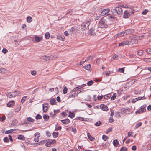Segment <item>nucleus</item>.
<instances>
[{
	"label": "nucleus",
	"instance_id": "1",
	"mask_svg": "<svg viewBox=\"0 0 151 151\" xmlns=\"http://www.w3.org/2000/svg\"><path fill=\"white\" fill-rule=\"evenodd\" d=\"M91 21L87 20L85 22H83L81 26V29L82 30H84L88 29V26L90 24Z\"/></svg>",
	"mask_w": 151,
	"mask_h": 151
},
{
	"label": "nucleus",
	"instance_id": "2",
	"mask_svg": "<svg viewBox=\"0 0 151 151\" xmlns=\"http://www.w3.org/2000/svg\"><path fill=\"white\" fill-rule=\"evenodd\" d=\"M79 88H81V86H79ZM79 89V87H77L75 88L70 93H69L68 96V98H75L78 95V94H76V92H75V91H76Z\"/></svg>",
	"mask_w": 151,
	"mask_h": 151
},
{
	"label": "nucleus",
	"instance_id": "3",
	"mask_svg": "<svg viewBox=\"0 0 151 151\" xmlns=\"http://www.w3.org/2000/svg\"><path fill=\"white\" fill-rule=\"evenodd\" d=\"M134 30L133 29H128L127 30H125L120 33V35L123 34V35H127L129 34H131L133 32Z\"/></svg>",
	"mask_w": 151,
	"mask_h": 151
},
{
	"label": "nucleus",
	"instance_id": "4",
	"mask_svg": "<svg viewBox=\"0 0 151 151\" xmlns=\"http://www.w3.org/2000/svg\"><path fill=\"white\" fill-rule=\"evenodd\" d=\"M105 17L106 19L110 20L114 19L116 18L114 16L111 15L110 14H108L105 15Z\"/></svg>",
	"mask_w": 151,
	"mask_h": 151
},
{
	"label": "nucleus",
	"instance_id": "5",
	"mask_svg": "<svg viewBox=\"0 0 151 151\" xmlns=\"http://www.w3.org/2000/svg\"><path fill=\"white\" fill-rule=\"evenodd\" d=\"M115 10L118 15H121L123 13L122 10L121 8L116 7L115 8Z\"/></svg>",
	"mask_w": 151,
	"mask_h": 151
},
{
	"label": "nucleus",
	"instance_id": "6",
	"mask_svg": "<svg viewBox=\"0 0 151 151\" xmlns=\"http://www.w3.org/2000/svg\"><path fill=\"white\" fill-rule=\"evenodd\" d=\"M103 17L99 23V27L101 28L104 27V19Z\"/></svg>",
	"mask_w": 151,
	"mask_h": 151
},
{
	"label": "nucleus",
	"instance_id": "7",
	"mask_svg": "<svg viewBox=\"0 0 151 151\" xmlns=\"http://www.w3.org/2000/svg\"><path fill=\"white\" fill-rule=\"evenodd\" d=\"M49 104L48 103H45L43 105V111L46 112L47 111V108L48 107Z\"/></svg>",
	"mask_w": 151,
	"mask_h": 151
},
{
	"label": "nucleus",
	"instance_id": "8",
	"mask_svg": "<svg viewBox=\"0 0 151 151\" xmlns=\"http://www.w3.org/2000/svg\"><path fill=\"white\" fill-rule=\"evenodd\" d=\"M35 136L34 139L35 142H37L39 141V138L40 136V133L39 132H37L35 134Z\"/></svg>",
	"mask_w": 151,
	"mask_h": 151
},
{
	"label": "nucleus",
	"instance_id": "9",
	"mask_svg": "<svg viewBox=\"0 0 151 151\" xmlns=\"http://www.w3.org/2000/svg\"><path fill=\"white\" fill-rule=\"evenodd\" d=\"M14 104V101H12L9 102L7 104V106L8 107H11Z\"/></svg>",
	"mask_w": 151,
	"mask_h": 151
},
{
	"label": "nucleus",
	"instance_id": "10",
	"mask_svg": "<svg viewBox=\"0 0 151 151\" xmlns=\"http://www.w3.org/2000/svg\"><path fill=\"white\" fill-rule=\"evenodd\" d=\"M129 15L130 14L128 11L126 10L124 13L123 17L125 18H127L129 17Z\"/></svg>",
	"mask_w": 151,
	"mask_h": 151
},
{
	"label": "nucleus",
	"instance_id": "11",
	"mask_svg": "<svg viewBox=\"0 0 151 151\" xmlns=\"http://www.w3.org/2000/svg\"><path fill=\"white\" fill-rule=\"evenodd\" d=\"M129 43L128 41H124L122 42L121 43H119V46H124L128 44Z\"/></svg>",
	"mask_w": 151,
	"mask_h": 151
},
{
	"label": "nucleus",
	"instance_id": "12",
	"mask_svg": "<svg viewBox=\"0 0 151 151\" xmlns=\"http://www.w3.org/2000/svg\"><path fill=\"white\" fill-rule=\"evenodd\" d=\"M146 105H143L141 106L140 109L141 110V113L145 112L146 111Z\"/></svg>",
	"mask_w": 151,
	"mask_h": 151
},
{
	"label": "nucleus",
	"instance_id": "13",
	"mask_svg": "<svg viewBox=\"0 0 151 151\" xmlns=\"http://www.w3.org/2000/svg\"><path fill=\"white\" fill-rule=\"evenodd\" d=\"M61 122L63 124H67L70 122V121L68 119H67L65 120H61Z\"/></svg>",
	"mask_w": 151,
	"mask_h": 151
},
{
	"label": "nucleus",
	"instance_id": "14",
	"mask_svg": "<svg viewBox=\"0 0 151 151\" xmlns=\"http://www.w3.org/2000/svg\"><path fill=\"white\" fill-rule=\"evenodd\" d=\"M89 34L90 35H96L94 30L93 28H91L89 30Z\"/></svg>",
	"mask_w": 151,
	"mask_h": 151
},
{
	"label": "nucleus",
	"instance_id": "15",
	"mask_svg": "<svg viewBox=\"0 0 151 151\" xmlns=\"http://www.w3.org/2000/svg\"><path fill=\"white\" fill-rule=\"evenodd\" d=\"M6 95L9 98L14 97V95L13 92L7 93Z\"/></svg>",
	"mask_w": 151,
	"mask_h": 151
},
{
	"label": "nucleus",
	"instance_id": "16",
	"mask_svg": "<svg viewBox=\"0 0 151 151\" xmlns=\"http://www.w3.org/2000/svg\"><path fill=\"white\" fill-rule=\"evenodd\" d=\"M57 38L58 39L62 40H64V38L63 37L62 35L60 34H58L57 35Z\"/></svg>",
	"mask_w": 151,
	"mask_h": 151
},
{
	"label": "nucleus",
	"instance_id": "17",
	"mask_svg": "<svg viewBox=\"0 0 151 151\" xmlns=\"http://www.w3.org/2000/svg\"><path fill=\"white\" fill-rule=\"evenodd\" d=\"M50 104L51 105H53L55 104L56 102L55 99L54 98H52L50 100Z\"/></svg>",
	"mask_w": 151,
	"mask_h": 151
},
{
	"label": "nucleus",
	"instance_id": "18",
	"mask_svg": "<svg viewBox=\"0 0 151 151\" xmlns=\"http://www.w3.org/2000/svg\"><path fill=\"white\" fill-rule=\"evenodd\" d=\"M17 138L19 139L22 140H24L25 139V137H24L23 135H19Z\"/></svg>",
	"mask_w": 151,
	"mask_h": 151
},
{
	"label": "nucleus",
	"instance_id": "19",
	"mask_svg": "<svg viewBox=\"0 0 151 151\" xmlns=\"http://www.w3.org/2000/svg\"><path fill=\"white\" fill-rule=\"evenodd\" d=\"M18 122L17 120L15 119L12 121L11 125L12 126H15L18 124Z\"/></svg>",
	"mask_w": 151,
	"mask_h": 151
},
{
	"label": "nucleus",
	"instance_id": "20",
	"mask_svg": "<svg viewBox=\"0 0 151 151\" xmlns=\"http://www.w3.org/2000/svg\"><path fill=\"white\" fill-rule=\"evenodd\" d=\"M84 68L86 70H90V69L91 68V65L90 64H89L85 66L84 67Z\"/></svg>",
	"mask_w": 151,
	"mask_h": 151
},
{
	"label": "nucleus",
	"instance_id": "21",
	"mask_svg": "<svg viewBox=\"0 0 151 151\" xmlns=\"http://www.w3.org/2000/svg\"><path fill=\"white\" fill-rule=\"evenodd\" d=\"M113 144L114 146H116L119 144V142L117 139H115L113 140Z\"/></svg>",
	"mask_w": 151,
	"mask_h": 151
},
{
	"label": "nucleus",
	"instance_id": "22",
	"mask_svg": "<svg viewBox=\"0 0 151 151\" xmlns=\"http://www.w3.org/2000/svg\"><path fill=\"white\" fill-rule=\"evenodd\" d=\"M27 21L28 23L31 22L32 20V18L30 16H28L27 18Z\"/></svg>",
	"mask_w": 151,
	"mask_h": 151
},
{
	"label": "nucleus",
	"instance_id": "23",
	"mask_svg": "<svg viewBox=\"0 0 151 151\" xmlns=\"http://www.w3.org/2000/svg\"><path fill=\"white\" fill-rule=\"evenodd\" d=\"M16 130V129H10V130H9L8 131H6L5 132V133L6 134L10 133L12 132L15 131Z\"/></svg>",
	"mask_w": 151,
	"mask_h": 151
},
{
	"label": "nucleus",
	"instance_id": "24",
	"mask_svg": "<svg viewBox=\"0 0 151 151\" xmlns=\"http://www.w3.org/2000/svg\"><path fill=\"white\" fill-rule=\"evenodd\" d=\"M110 11V10L109 9H104V17H105V15L109 13Z\"/></svg>",
	"mask_w": 151,
	"mask_h": 151
},
{
	"label": "nucleus",
	"instance_id": "25",
	"mask_svg": "<svg viewBox=\"0 0 151 151\" xmlns=\"http://www.w3.org/2000/svg\"><path fill=\"white\" fill-rule=\"evenodd\" d=\"M130 109L129 108L125 109L123 108L121 109V111L124 113H125L127 111H129Z\"/></svg>",
	"mask_w": 151,
	"mask_h": 151
},
{
	"label": "nucleus",
	"instance_id": "26",
	"mask_svg": "<svg viewBox=\"0 0 151 151\" xmlns=\"http://www.w3.org/2000/svg\"><path fill=\"white\" fill-rule=\"evenodd\" d=\"M35 40L37 42L40 41L41 40V37L40 36H36L35 38Z\"/></svg>",
	"mask_w": 151,
	"mask_h": 151
},
{
	"label": "nucleus",
	"instance_id": "27",
	"mask_svg": "<svg viewBox=\"0 0 151 151\" xmlns=\"http://www.w3.org/2000/svg\"><path fill=\"white\" fill-rule=\"evenodd\" d=\"M43 117L44 119L46 121H48L49 119V116L46 114H44Z\"/></svg>",
	"mask_w": 151,
	"mask_h": 151
},
{
	"label": "nucleus",
	"instance_id": "28",
	"mask_svg": "<svg viewBox=\"0 0 151 151\" xmlns=\"http://www.w3.org/2000/svg\"><path fill=\"white\" fill-rule=\"evenodd\" d=\"M6 71V70L4 68H0V73H4Z\"/></svg>",
	"mask_w": 151,
	"mask_h": 151
},
{
	"label": "nucleus",
	"instance_id": "29",
	"mask_svg": "<svg viewBox=\"0 0 151 151\" xmlns=\"http://www.w3.org/2000/svg\"><path fill=\"white\" fill-rule=\"evenodd\" d=\"M52 135L54 138H56L58 136V133L57 132H53Z\"/></svg>",
	"mask_w": 151,
	"mask_h": 151
},
{
	"label": "nucleus",
	"instance_id": "30",
	"mask_svg": "<svg viewBox=\"0 0 151 151\" xmlns=\"http://www.w3.org/2000/svg\"><path fill=\"white\" fill-rule=\"evenodd\" d=\"M68 89L66 87H64V89L63 90V94H65L67 92Z\"/></svg>",
	"mask_w": 151,
	"mask_h": 151
},
{
	"label": "nucleus",
	"instance_id": "31",
	"mask_svg": "<svg viewBox=\"0 0 151 151\" xmlns=\"http://www.w3.org/2000/svg\"><path fill=\"white\" fill-rule=\"evenodd\" d=\"M56 110H54V114H52L53 113V112H52L50 113V114L53 117H55V115L56 114Z\"/></svg>",
	"mask_w": 151,
	"mask_h": 151
},
{
	"label": "nucleus",
	"instance_id": "32",
	"mask_svg": "<svg viewBox=\"0 0 151 151\" xmlns=\"http://www.w3.org/2000/svg\"><path fill=\"white\" fill-rule=\"evenodd\" d=\"M93 83V81L92 80H91L88 82L87 84L88 86H91L92 85Z\"/></svg>",
	"mask_w": 151,
	"mask_h": 151
},
{
	"label": "nucleus",
	"instance_id": "33",
	"mask_svg": "<svg viewBox=\"0 0 151 151\" xmlns=\"http://www.w3.org/2000/svg\"><path fill=\"white\" fill-rule=\"evenodd\" d=\"M45 36L46 39H48L50 38V35L49 32H47L45 34Z\"/></svg>",
	"mask_w": 151,
	"mask_h": 151
},
{
	"label": "nucleus",
	"instance_id": "34",
	"mask_svg": "<svg viewBox=\"0 0 151 151\" xmlns=\"http://www.w3.org/2000/svg\"><path fill=\"white\" fill-rule=\"evenodd\" d=\"M143 60L146 62H151V58H145L143 59Z\"/></svg>",
	"mask_w": 151,
	"mask_h": 151
},
{
	"label": "nucleus",
	"instance_id": "35",
	"mask_svg": "<svg viewBox=\"0 0 151 151\" xmlns=\"http://www.w3.org/2000/svg\"><path fill=\"white\" fill-rule=\"evenodd\" d=\"M137 53L139 56H142L143 55V51L142 50H139L138 51Z\"/></svg>",
	"mask_w": 151,
	"mask_h": 151
},
{
	"label": "nucleus",
	"instance_id": "36",
	"mask_svg": "<svg viewBox=\"0 0 151 151\" xmlns=\"http://www.w3.org/2000/svg\"><path fill=\"white\" fill-rule=\"evenodd\" d=\"M142 124V123L141 122H139L138 123H136L135 128H138L139 127H140Z\"/></svg>",
	"mask_w": 151,
	"mask_h": 151
},
{
	"label": "nucleus",
	"instance_id": "37",
	"mask_svg": "<svg viewBox=\"0 0 151 151\" xmlns=\"http://www.w3.org/2000/svg\"><path fill=\"white\" fill-rule=\"evenodd\" d=\"M134 93L135 95H138L140 94V91H138L137 90H135L134 91Z\"/></svg>",
	"mask_w": 151,
	"mask_h": 151
},
{
	"label": "nucleus",
	"instance_id": "38",
	"mask_svg": "<svg viewBox=\"0 0 151 151\" xmlns=\"http://www.w3.org/2000/svg\"><path fill=\"white\" fill-rule=\"evenodd\" d=\"M75 115L74 113H71L68 116L71 118H73L75 117Z\"/></svg>",
	"mask_w": 151,
	"mask_h": 151
},
{
	"label": "nucleus",
	"instance_id": "39",
	"mask_svg": "<svg viewBox=\"0 0 151 151\" xmlns=\"http://www.w3.org/2000/svg\"><path fill=\"white\" fill-rule=\"evenodd\" d=\"M88 136L89 139L91 141H93L95 139L94 138L92 137L90 134H89L88 133Z\"/></svg>",
	"mask_w": 151,
	"mask_h": 151
},
{
	"label": "nucleus",
	"instance_id": "40",
	"mask_svg": "<svg viewBox=\"0 0 151 151\" xmlns=\"http://www.w3.org/2000/svg\"><path fill=\"white\" fill-rule=\"evenodd\" d=\"M116 96V93H114L113 95L111 98V100H114Z\"/></svg>",
	"mask_w": 151,
	"mask_h": 151
},
{
	"label": "nucleus",
	"instance_id": "41",
	"mask_svg": "<svg viewBox=\"0 0 151 151\" xmlns=\"http://www.w3.org/2000/svg\"><path fill=\"white\" fill-rule=\"evenodd\" d=\"M13 93H14L15 97L16 96L18 95L20 93V92L19 91H15L13 92Z\"/></svg>",
	"mask_w": 151,
	"mask_h": 151
},
{
	"label": "nucleus",
	"instance_id": "42",
	"mask_svg": "<svg viewBox=\"0 0 151 151\" xmlns=\"http://www.w3.org/2000/svg\"><path fill=\"white\" fill-rule=\"evenodd\" d=\"M101 124V122L100 121H99L98 122H96L95 124V125L96 126H98Z\"/></svg>",
	"mask_w": 151,
	"mask_h": 151
},
{
	"label": "nucleus",
	"instance_id": "43",
	"mask_svg": "<svg viewBox=\"0 0 151 151\" xmlns=\"http://www.w3.org/2000/svg\"><path fill=\"white\" fill-rule=\"evenodd\" d=\"M111 96L110 94L104 95V99H108L110 98Z\"/></svg>",
	"mask_w": 151,
	"mask_h": 151
},
{
	"label": "nucleus",
	"instance_id": "44",
	"mask_svg": "<svg viewBox=\"0 0 151 151\" xmlns=\"http://www.w3.org/2000/svg\"><path fill=\"white\" fill-rule=\"evenodd\" d=\"M127 150V149L125 147H123L121 148L120 151H126Z\"/></svg>",
	"mask_w": 151,
	"mask_h": 151
},
{
	"label": "nucleus",
	"instance_id": "45",
	"mask_svg": "<svg viewBox=\"0 0 151 151\" xmlns=\"http://www.w3.org/2000/svg\"><path fill=\"white\" fill-rule=\"evenodd\" d=\"M42 118V116L41 115L39 114H38L36 116V119H40Z\"/></svg>",
	"mask_w": 151,
	"mask_h": 151
},
{
	"label": "nucleus",
	"instance_id": "46",
	"mask_svg": "<svg viewBox=\"0 0 151 151\" xmlns=\"http://www.w3.org/2000/svg\"><path fill=\"white\" fill-rule=\"evenodd\" d=\"M112 129L111 127H110L107 130H106V134H108L110 132H111L112 131Z\"/></svg>",
	"mask_w": 151,
	"mask_h": 151
},
{
	"label": "nucleus",
	"instance_id": "47",
	"mask_svg": "<svg viewBox=\"0 0 151 151\" xmlns=\"http://www.w3.org/2000/svg\"><path fill=\"white\" fill-rule=\"evenodd\" d=\"M27 97L26 96H24L22 97L21 99V103L23 104L25 101Z\"/></svg>",
	"mask_w": 151,
	"mask_h": 151
},
{
	"label": "nucleus",
	"instance_id": "48",
	"mask_svg": "<svg viewBox=\"0 0 151 151\" xmlns=\"http://www.w3.org/2000/svg\"><path fill=\"white\" fill-rule=\"evenodd\" d=\"M3 140L5 142H9V139L7 137H5L4 138Z\"/></svg>",
	"mask_w": 151,
	"mask_h": 151
},
{
	"label": "nucleus",
	"instance_id": "49",
	"mask_svg": "<svg viewBox=\"0 0 151 151\" xmlns=\"http://www.w3.org/2000/svg\"><path fill=\"white\" fill-rule=\"evenodd\" d=\"M146 51L147 53L151 54V49L150 48H147L146 49Z\"/></svg>",
	"mask_w": 151,
	"mask_h": 151
},
{
	"label": "nucleus",
	"instance_id": "50",
	"mask_svg": "<svg viewBox=\"0 0 151 151\" xmlns=\"http://www.w3.org/2000/svg\"><path fill=\"white\" fill-rule=\"evenodd\" d=\"M27 120L30 122H33L34 120L31 117H29L27 118Z\"/></svg>",
	"mask_w": 151,
	"mask_h": 151
},
{
	"label": "nucleus",
	"instance_id": "51",
	"mask_svg": "<svg viewBox=\"0 0 151 151\" xmlns=\"http://www.w3.org/2000/svg\"><path fill=\"white\" fill-rule=\"evenodd\" d=\"M124 68H119L118 70H117L118 72H119L121 73H123L124 72Z\"/></svg>",
	"mask_w": 151,
	"mask_h": 151
},
{
	"label": "nucleus",
	"instance_id": "52",
	"mask_svg": "<svg viewBox=\"0 0 151 151\" xmlns=\"http://www.w3.org/2000/svg\"><path fill=\"white\" fill-rule=\"evenodd\" d=\"M137 99V100H140L142 99H146V98L144 96L143 97H139L137 98H136Z\"/></svg>",
	"mask_w": 151,
	"mask_h": 151
},
{
	"label": "nucleus",
	"instance_id": "53",
	"mask_svg": "<svg viewBox=\"0 0 151 151\" xmlns=\"http://www.w3.org/2000/svg\"><path fill=\"white\" fill-rule=\"evenodd\" d=\"M137 36L136 35H133L132 36H131L130 37V38L131 40H133V39H137Z\"/></svg>",
	"mask_w": 151,
	"mask_h": 151
},
{
	"label": "nucleus",
	"instance_id": "54",
	"mask_svg": "<svg viewBox=\"0 0 151 151\" xmlns=\"http://www.w3.org/2000/svg\"><path fill=\"white\" fill-rule=\"evenodd\" d=\"M49 141L50 142L51 145L54 144L56 142V141L55 139L52 140L51 141H50V139H49Z\"/></svg>",
	"mask_w": 151,
	"mask_h": 151
},
{
	"label": "nucleus",
	"instance_id": "55",
	"mask_svg": "<svg viewBox=\"0 0 151 151\" xmlns=\"http://www.w3.org/2000/svg\"><path fill=\"white\" fill-rule=\"evenodd\" d=\"M61 115L63 117H65L67 114L65 112H63L61 113Z\"/></svg>",
	"mask_w": 151,
	"mask_h": 151
},
{
	"label": "nucleus",
	"instance_id": "56",
	"mask_svg": "<svg viewBox=\"0 0 151 151\" xmlns=\"http://www.w3.org/2000/svg\"><path fill=\"white\" fill-rule=\"evenodd\" d=\"M92 59V57L91 56H89L85 60V61H87L88 60H91Z\"/></svg>",
	"mask_w": 151,
	"mask_h": 151
},
{
	"label": "nucleus",
	"instance_id": "57",
	"mask_svg": "<svg viewBox=\"0 0 151 151\" xmlns=\"http://www.w3.org/2000/svg\"><path fill=\"white\" fill-rule=\"evenodd\" d=\"M114 120L113 119L112 117H111L109 119V122L110 123H112V122H114Z\"/></svg>",
	"mask_w": 151,
	"mask_h": 151
},
{
	"label": "nucleus",
	"instance_id": "58",
	"mask_svg": "<svg viewBox=\"0 0 151 151\" xmlns=\"http://www.w3.org/2000/svg\"><path fill=\"white\" fill-rule=\"evenodd\" d=\"M8 52V50L7 49L5 48H3L2 50V52L4 54H6Z\"/></svg>",
	"mask_w": 151,
	"mask_h": 151
},
{
	"label": "nucleus",
	"instance_id": "59",
	"mask_svg": "<svg viewBox=\"0 0 151 151\" xmlns=\"http://www.w3.org/2000/svg\"><path fill=\"white\" fill-rule=\"evenodd\" d=\"M148 11L147 9H145L143 10L142 12V14L143 15L146 14L147 12Z\"/></svg>",
	"mask_w": 151,
	"mask_h": 151
},
{
	"label": "nucleus",
	"instance_id": "60",
	"mask_svg": "<svg viewBox=\"0 0 151 151\" xmlns=\"http://www.w3.org/2000/svg\"><path fill=\"white\" fill-rule=\"evenodd\" d=\"M43 59L47 61V60H49V57L47 56H44L43 57Z\"/></svg>",
	"mask_w": 151,
	"mask_h": 151
},
{
	"label": "nucleus",
	"instance_id": "61",
	"mask_svg": "<svg viewBox=\"0 0 151 151\" xmlns=\"http://www.w3.org/2000/svg\"><path fill=\"white\" fill-rule=\"evenodd\" d=\"M36 71L35 70H34L33 71H32L31 72V74L35 76L36 74Z\"/></svg>",
	"mask_w": 151,
	"mask_h": 151
},
{
	"label": "nucleus",
	"instance_id": "62",
	"mask_svg": "<svg viewBox=\"0 0 151 151\" xmlns=\"http://www.w3.org/2000/svg\"><path fill=\"white\" fill-rule=\"evenodd\" d=\"M62 127H61L60 126L57 128H55V130L58 131V130H60L61 129Z\"/></svg>",
	"mask_w": 151,
	"mask_h": 151
},
{
	"label": "nucleus",
	"instance_id": "63",
	"mask_svg": "<svg viewBox=\"0 0 151 151\" xmlns=\"http://www.w3.org/2000/svg\"><path fill=\"white\" fill-rule=\"evenodd\" d=\"M56 100L58 102H60V101H61L60 98L59 96L57 97L56 98Z\"/></svg>",
	"mask_w": 151,
	"mask_h": 151
},
{
	"label": "nucleus",
	"instance_id": "64",
	"mask_svg": "<svg viewBox=\"0 0 151 151\" xmlns=\"http://www.w3.org/2000/svg\"><path fill=\"white\" fill-rule=\"evenodd\" d=\"M46 140H44L40 141V142L42 144H43L47 142Z\"/></svg>",
	"mask_w": 151,
	"mask_h": 151
}]
</instances>
